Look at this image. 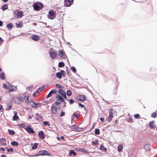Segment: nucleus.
<instances>
[{
    "label": "nucleus",
    "mask_w": 157,
    "mask_h": 157,
    "mask_svg": "<svg viewBox=\"0 0 157 157\" xmlns=\"http://www.w3.org/2000/svg\"><path fill=\"white\" fill-rule=\"evenodd\" d=\"M40 155H48L50 156V154L46 150H41L38 152L37 153L36 155L32 156V157H36Z\"/></svg>",
    "instance_id": "1"
},
{
    "label": "nucleus",
    "mask_w": 157,
    "mask_h": 157,
    "mask_svg": "<svg viewBox=\"0 0 157 157\" xmlns=\"http://www.w3.org/2000/svg\"><path fill=\"white\" fill-rule=\"evenodd\" d=\"M39 5L36 3H34L33 4V7L34 10L36 11H39L42 9L43 7V4L40 2L39 3Z\"/></svg>",
    "instance_id": "2"
},
{
    "label": "nucleus",
    "mask_w": 157,
    "mask_h": 157,
    "mask_svg": "<svg viewBox=\"0 0 157 157\" xmlns=\"http://www.w3.org/2000/svg\"><path fill=\"white\" fill-rule=\"evenodd\" d=\"M56 17V15L55 14V11L51 10L49 11L48 14V18L51 20L54 19Z\"/></svg>",
    "instance_id": "3"
},
{
    "label": "nucleus",
    "mask_w": 157,
    "mask_h": 157,
    "mask_svg": "<svg viewBox=\"0 0 157 157\" xmlns=\"http://www.w3.org/2000/svg\"><path fill=\"white\" fill-rule=\"evenodd\" d=\"M77 100L79 101H84L86 100V97L84 95H80L78 96Z\"/></svg>",
    "instance_id": "4"
},
{
    "label": "nucleus",
    "mask_w": 157,
    "mask_h": 157,
    "mask_svg": "<svg viewBox=\"0 0 157 157\" xmlns=\"http://www.w3.org/2000/svg\"><path fill=\"white\" fill-rule=\"evenodd\" d=\"M59 93L64 98L67 99V97L66 95V92L63 90L60 89L58 90Z\"/></svg>",
    "instance_id": "5"
},
{
    "label": "nucleus",
    "mask_w": 157,
    "mask_h": 157,
    "mask_svg": "<svg viewBox=\"0 0 157 157\" xmlns=\"http://www.w3.org/2000/svg\"><path fill=\"white\" fill-rule=\"evenodd\" d=\"M58 55L60 57H63L65 58L66 57V55L65 53H64L63 52L62 50H60L58 52Z\"/></svg>",
    "instance_id": "6"
},
{
    "label": "nucleus",
    "mask_w": 157,
    "mask_h": 157,
    "mask_svg": "<svg viewBox=\"0 0 157 157\" xmlns=\"http://www.w3.org/2000/svg\"><path fill=\"white\" fill-rule=\"evenodd\" d=\"M30 105L33 107H38L41 105V104L40 103H36L34 101H30Z\"/></svg>",
    "instance_id": "7"
},
{
    "label": "nucleus",
    "mask_w": 157,
    "mask_h": 157,
    "mask_svg": "<svg viewBox=\"0 0 157 157\" xmlns=\"http://www.w3.org/2000/svg\"><path fill=\"white\" fill-rule=\"evenodd\" d=\"M35 115L36 119V120L39 121H41L43 120V117L41 114H39L38 113H36Z\"/></svg>",
    "instance_id": "8"
},
{
    "label": "nucleus",
    "mask_w": 157,
    "mask_h": 157,
    "mask_svg": "<svg viewBox=\"0 0 157 157\" xmlns=\"http://www.w3.org/2000/svg\"><path fill=\"white\" fill-rule=\"evenodd\" d=\"M57 93V90L55 89L52 90L47 95L46 98H48L50 97L53 94H56Z\"/></svg>",
    "instance_id": "9"
},
{
    "label": "nucleus",
    "mask_w": 157,
    "mask_h": 157,
    "mask_svg": "<svg viewBox=\"0 0 157 157\" xmlns=\"http://www.w3.org/2000/svg\"><path fill=\"white\" fill-rule=\"evenodd\" d=\"M0 145L4 146L7 145L6 140L5 138H2L0 139Z\"/></svg>",
    "instance_id": "10"
},
{
    "label": "nucleus",
    "mask_w": 157,
    "mask_h": 157,
    "mask_svg": "<svg viewBox=\"0 0 157 157\" xmlns=\"http://www.w3.org/2000/svg\"><path fill=\"white\" fill-rule=\"evenodd\" d=\"M73 3L70 1V0H64V6L66 7H69L70 6L71 4Z\"/></svg>",
    "instance_id": "11"
},
{
    "label": "nucleus",
    "mask_w": 157,
    "mask_h": 157,
    "mask_svg": "<svg viewBox=\"0 0 157 157\" xmlns=\"http://www.w3.org/2000/svg\"><path fill=\"white\" fill-rule=\"evenodd\" d=\"M17 100H19L21 102H23L24 101L23 98L22 97H21L20 96H18L14 100V101L15 102L18 103L17 101Z\"/></svg>",
    "instance_id": "12"
},
{
    "label": "nucleus",
    "mask_w": 157,
    "mask_h": 157,
    "mask_svg": "<svg viewBox=\"0 0 157 157\" xmlns=\"http://www.w3.org/2000/svg\"><path fill=\"white\" fill-rule=\"evenodd\" d=\"M26 130L27 132L30 133H34V130L30 127H28L26 128Z\"/></svg>",
    "instance_id": "13"
},
{
    "label": "nucleus",
    "mask_w": 157,
    "mask_h": 157,
    "mask_svg": "<svg viewBox=\"0 0 157 157\" xmlns=\"http://www.w3.org/2000/svg\"><path fill=\"white\" fill-rule=\"evenodd\" d=\"M144 148L145 149L146 151H149L151 148V146L149 144L145 145L144 146Z\"/></svg>",
    "instance_id": "14"
},
{
    "label": "nucleus",
    "mask_w": 157,
    "mask_h": 157,
    "mask_svg": "<svg viewBox=\"0 0 157 157\" xmlns=\"http://www.w3.org/2000/svg\"><path fill=\"white\" fill-rule=\"evenodd\" d=\"M39 137L41 139H43L45 138L44 135L43 131H40L39 133Z\"/></svg>",
    "instance_id": "15"
},
{
    "label": "nucleus",
    "mask_w": 157,
    "mask_h": 157,
    "mask_svg": "<svg viewBox=\"0 0 157 157\" xmlns=\"http://www.w3.org/2000/svg\"><path fill=\"white\" fill-rule=\"evenodd\" d=\"M51 109L53 113L56 114L57 113V107L53 105L52 106Z\"/></svg>",
    "instance_id": "16"
},
{
    "label": "nucleus",
    "mask_w": 157,
    "mask_h": 157,
    "mask_svg": "<svg viewBox=\"0 0 157 157\" xmlns=\"http://www.w3.org/2000/svg\"><path fill=\"white\" fill-rule=\"evenodd\" d=\"M83 130V128H82L77 127L74 128L73 130L75 132H79L82 131Z\"/></svg>",
    "instance_id": "17"
},
{
    "label": "nucleus",
    "mask_w": 157,
    "mask_h": 157,
    "mask_svg": "<svg viewBox=\"0 0 157 157\" xmlns=\"http://www.w3.org/2000/svg\"><path fill=\"white\" fill-rule=\"evenodd\" d=\"M50 55L51 58L53 59H55L56 57V54L54 52H50Z\"/></svg>",
    "instance_id": "18"
},
{
    "label": "nucleus",
    "mask_w": 157,
    "mask_h": 157,
    "mask_svg": "<svg viewBox=\"0 0 157 157\" xmlns=\"http://www.w3.org/2000/svg\"><path fill=\"white\" fill-rule=\"evenodd\" d=\"M149 126L151 128H153L155 127V125L154 124V121H152L150 122L149 123Z\"/></svg>",
    "instance_id": "19"
},
{
    "label": "nucleus",
    "mask_w": 157,
    "mask_h": 157,
    "mask_svg": "<svg viewBox=\"0 0 157 157\" xmlns=\"http://www.w3.org/2000/svg\"><path fill=\"white\" fill-rule=\"evenodd\" d=\"M18 118L19 117L17 116V112H15L14 116L13 117V119L14 121H17L18 119Z\"/></svg>",
    "instance_id": "20"
},
{
    "label": "nucleus",
    "mask_w": 157,
    "mask_h": 157,
    "mask_svg": "<svg viewBox=\"0 0 157 157\" xmlns=\"http://www.w3.org/2000/svg\"><path fill=\"white\" fill-rule=\"evenodd\" d=\"M56 98L58 99V100L59 101H61L63 99V97L59 94H57L56 95Z\"/></svg>",
    "instance_id": "21"
},
{
    "label": "nucleus",
    "mask_w": 157,
    "mask_h": 157,
    "mask_svg": "<svg viewBox=\"0 0 157 157\" xmlns=\"http://www.w3.org/2000/svg\"><path fill=\"white\" fill-rule=\"evenodd\" d=\"M72 154H73L74 156L76 155V153L73 150H70L69 153V155L70 156Z\"/></svg>",
    "instance_id": "22"
},
{
    "label": "nucleus",
    "mask_w": 157,
    "mask_h": 157,
    "mask_svg": "<svg viewBox=\"0 0 157 157\" xmlns=\"http://www.w3.org/2000/svg\"><path fill=\"white\" fill-rule=\"evenodd\" d=\"M19 126L21 128H23L25 129V130L26 128H27L28 127H27L26 125L24 123H22L19 124Z\"/></svg>",
    "instance_id": "23"
},
{
    "label": "nucleus",
    "mask_w": 157,
    "mask_h": 157,
    "mask_svg": "<svg viewBox=\"0 0 157 157\" xmlns=\"http://www.w3.org/2000/svg\"><path fill=\"white\" fill-rule=\"evenodd\" d=\"M5 74L4 73H2L0 74V78L2 80H4L5 79Z\"/></svg>",
    "instance_id": "24"
},
{
    "label": "nucleus",
    "mask_w": 157,
    "mask_h": 157,
    "mask_svg": "<svg viewBox=\"0 0 157 157\" xmlns=\"http://www.w3.org/2000/svg\"><path fill=\"white\" fill-rule=\"evenodd\" d=\"M100 148L101 150L103 151H105L107 150V149L103 145H101Z\"/></svg>",
    "instance_id": "25"
},
{
    "label": "nucleus",
    "mask_w": 157,
    "mask_h": 157,
    "mask_svg": "<svg viewBox=\"0 0 157 157\" xmlns=\"http://www.w3.org/2000/svg\"><path fill=\"white\" fill-rule=\"evenodd\" d=\"M32 39L35 41H37L39 39V37L37 35L33 36L32 37Z\"/></svg>",
    "instance_id": "26"
},
{
    "label": "nucleus",
    "mask_w": 157,
    "mask_h": 157,
    "mask_svg": "<svg viewBox=\"0 0 157 157\" xmlns=\"http://www.w3.org/2000/svg\"><path fill=\"white\" fill-rule=\"evenodd\" d=\"M8 8V5L7 4H4L2 7V9L3 10H5L7 9Z\"/></svg>",
    "instance_id": "27"
},
{
    "label": "nucleus",
    "mask_w": 157,
    "mask_h": 157,
    "mask_svg": "<svg viewBox=\"0 0 157 157\" xmlns=\"http://www.w3.org/2000/svg\"><path fill=\"white\" fill-rule=\"evenodd\" d=\"M23 15V13L21 12H18L17 13V16L19 17H21Z\"/></svg>",
    "instance_id": "28"
},
{
    "label": "nucleus",
    "mask_w": 157,
    "mask_h": 157,
    "mask_svg": "<svg viewBox=\"0 0 157 157\" xmlns=\"http://www.w3.org/2000/svg\"><path fill=\"white\" fill-rule=\"evenodd\" d=\"M13 27V25L12 23H9L7 25V27L9 29H10Z\"/></svg>",
    "instance_id": "29"
},
{
    "label": "nucleus",
    "mask_w": 157,
    "mask_h": 157,
    "mask_svg": "<svg viewBox=\"0 0 157 157\" xmlns=\"http://www.w3.org/2000/svg\"><path fill=\"white\" fill-rule=\"evenodd\" d=\"M56 76L59 78L60 79L62 78V77L61 76V74L60 73V72H57L56 74Z\"/></svg>",
    "instance_id": "30"
},
{
    "label": "nucleus",
    "mask_w": 157,
    "mask_h": 157,
    "mask_svg": "<svg viewBox=\"0 0 157 157\" xmlns=\"http://www.w3.org/2000/svg\"><path fill=\"white\" fill-rule=\"evenodd\" d=\"M65 66L64 63L63 62H60L58 64V67H61Z\"/></svg>",
    "instance_id": "31"
},
{
    "label": "nucleus",
    "mask_w": 157,
    "mask_h": 157,
    "mask_svg": "<svg viewBox=\"0 0 157 157\" xmlns=\"http://www.w3.org/2000/svg\"><path fill=\"white\" fill-rule=\"evenodd\" d=\"M60 73L61 74V76L62 75L64 77H66V72L63 70H62L60 71Z\"/></svg>",
    "instance_id": "32"
},
{
    "label": "nucleus",
    "mask_w": 157,
    "mask_h": 157,
    "mask_svg": "<svg viewBox=\"0 0 157 157\" xmlns=\"http://www.w3.org/2000/svg\"><path fill=\"white\" fill-rule=\"evenodd\" d=\"M8 132L9 133L10 135H14L15 134V132L13 130H12L10 129H9L8 130Z\"/></svg>",
    "instance_id": "33"
},
{
    "label": "nucleus",
    "mask_w": 157,
    "mask_h": 157,
    "mask_svg": "<svg viewBox=\"0 0 157 157\" xmlns=\"http://www.w3.org/2000/svg\"><path fill=\"white\" fill-rule=\"evenodd\" d=\"M11 144L13 146H17L18 145V143L16 141H13L11 143Z\"/></svg>",
    "instance_id": "34"
},
{
    "label": "nucleus",
    "mask_w": 157,
    "mask_h": 157,
    "mask_svg": "<svg viewBox=\"0 0 157 157\" xmlns=\"http://www.w3.org/2000/svg\"><path fill=\"white\" fill-rule=\"evenodd\" d=\"M123 148V146L121 145H120L118 147V150L119 152H121L122 151Z\"/></svg>",
    "instance_id": "35"
},
{
    "label": "nucleus",
    "mask_w": 157,
    "mask_h": 157,
    "mask_svg": "<svg viewBox=\"0 0 157 157\" xmlns=\"http://www.w3.org/2000/svg\"><path fill=\"white\" fill-rule=\"evenodd\" d=\"M80 151L81 152H83L85 153H88L89 152L87 151V150L84 149V148H81Z\"/></svg>",
    "instance_id": "36"
},
{
    "label": "nucleus",
    "mask_w": 157,
    "mask_h": 157,
    "mask_svg": "<svg viewBox=\"0 0 157 157\" xmlns=\"http://www.w3.org/2000/svg\"><path fill=\"white\" fill-rule=\"evenodd\" d=\"M94 132L97 135H99L100 133L99 129L98 128H96V129H95Z\"/></svg>",
    "instance_id": "37"
},
{
    "label": "nucleus",
    "mask_w": 157,
    "mask_h": 157,
    "mask_svg": "<svg viewBox=\"0 0 157 157\" xmlns=\"http://www.w3.org/2000/svg\"><path fill=\"white\" fill-rule=\"evenodd\" d=\"M38 145V144L37 143H35L34 144V145L32 147V149H35L37 148Z\"/></svg>",
    "instance_id": "38"
},
{
    "label": "nucleus",
    "mask_w": 157,
    "mask_h": 157,
    "mask_svg": "<svg viewBox=\"0 0 157 157\" xmlns=\"http://www.w3.org/2000/svg\"><path fill=\"white\" fill-rule=\"evenodd\" d=\"M92 143L94 145H98L99 144L98 141V140H96L95 141H92Z\"/></svg>",
    "instance_id": "39"
},
{
    "label": "nucleus",
    "mask_w": 157,
    "mask_h": 157,
    "mask_svg": "<svg viewBox=\"0 0 157 157\" xmlns=\"http://www.w3.org/2000/svg\"><path fill=\"white\" fill-rule=\"evenodd\" d=\"M16 27L17 28H21L22 27V25L21 24V23H16Z\"/></svg>",
    "instance_id": "40"
},
{
    "label": "nucleus",
    "mask_w": 157,
    "mask_h": 157,
    "mask_svg": "<svg viewBox=\"0 0 157 157\" xmlns=\"http://www.w3.org/2000/svg\"><path fill=\"white\" fill-rule=\"evenodd\" d=\"M17 90V88L16 86H15L14 88L10 89L9 90V91L10 92H13L16 91Z\"/></svg>",
    "instance_id": "41"
},
{
    "label": "nucleus",
    "mask_w": 157,
    "mask_h": 157,
    "mask_svg": "<svg viewBox=\"0 0 157 157\" xmlns=\"http://www.w3.org/2000/svg\"><path fill=\"white\" fill-rule=\"evenodd\" d=\"M43 124L44 125H48V126H50V124L48 122V121H44L43 122Z\"/></svg>",
    "instance_id": "42"
},
{
    "label": "nucleus",
    "mask_w": 157,
    "mask_h": 157,
    "mask_svg": "<svg viewBox=\"0 0 157 157\" xmlns=\"http://www.w3.org/2000/svg\"><path fill=\"white\" fill-rule=\"evenodd\" d=\"M67 94L68 96H70L72 94V92L70 90H67Z\"/></svg>",
    "instance_id": "43"
},
{
    "label": "nucleus",
    "mask_w": 157,
    "mask_h": 157,
    "mask_svg": "<svg viewBox=\"0 0 157 157\" xmlns=\"http://www.w3.org/2000/svg\"><path fill=\"white\" fill-rule=\"evenodd\" d=\"M43 89V87L39 88L36 90V93H39L41 91H42Z\"/></svg>",
    "instance_id": "44"
},
{
    "label": "nucleus",
    "mask_w": 157,
    "mask_h": 157,
    "mask_svg": "<svg viewBox=\"0 0 157 157\" xmlns=\"http://www.w3.org/2000/svg\"><path fill=\"white\" fill-rule=\"evenodd\" d=\"M157 116V114L155 112L153 113L151 115V117L154 118H156Z\"/></svg>",
    "instance_id": "45"
},
{
    "label": "nucleus",
    "mask_w": 157,
    "mask_h": 157,
    "mask_svg": "<svg viewBox=\"0 0 157 157\" xmlns=\"http://www.w3.org/2000/svg\"><path fill=\"white\" fill-rule=\"evenodd\" d=\"M71 70L74 73H75L76 71V68L74 67H71Z\"/></svg>",
    "instance_id": "46"
},
{
    "label": "nucleus",
    "mask_w": 157,
    "mask_h": 157,
    "mask_svg": "<svg viewBox=\"0 0 157 157\" xmlns=\"http://www.w3.org/2000/svg\"><path fill=\"white\" fill-rule=\"evenodd\" d=\"M109 115H111V116H113V109H111L109 111Z\"/></svg>",
    "instance_id": "47"
},
{
    "label": "nucleus",
    "mask_w": 157,
    "mask_h": 157,
    "mask_svg": "<svg viewBox=\"0 0 157 157\" xmlns=\"http://www.w3.org/2000/svg\"><path fill=\"white\" fill-rule=\"evenodd\" d=\"M113 116H111V115H109L108 117V121L109 122H110L111 121V120L112 119Z\"/></svg>",
    "instance_id": "48"
},
{
    "label": "nucleus",
    "mask_w": 157,
    "mask_h": 157,
    "mask_svg": "<svg viewBox=\"0 0 157 157\" xmlns=\"http://www.w3.org/2000/svg\"><path fill=\"white\" fill-rule=\"evenodd\" d=\"M134 117L135 118L138 119L140 118V115L138 114H137L134 115Z\"/></svg>",
    "instance_id": "49"
},
{
    "label": "nucleus",
    "mask_w": 157,
    "mask_h": 157,
    "mask_svg": "<svg viewBox=\"0 0 157 157\" xmlns=\"http://www.w3.org/2000/svg\"><path fill=\"white\" fill-rule=\"evenodd\" d=\"M3 87L6 89H8L9 88V87L6 84H4L3 85Z\"/></svg>",
    "instance_id": "50"
},
{
    "label": "nucleus",
    "mask_w": 157,
    "mask_h": 157,
    "mask_svg": "<svg viewBox=\"0 0 157 157\" xmlns=\"http://www.w3.org/2000/svg\"><path fill=\"white\" fill-rule=\"evenodd\" d=\"M67 100L69 101L70 104L73 103L74 101V100L72 99H71L70 100L68 99H67Z\"/></svg>",
    "instance_id": "51"
},
{
    "label": "nucleus",
    "mask_w": 157,
    "mask_h": 157,
    "mask_svg": "<svg viewBox=\"0 0 157 157\" xmlns=\"http://www.w3.org/2000/svg\"><path fill=\"white\" fill-rule=\"evenodd\" d=\"M13 151V149L12 148H9L7 150V151L9 152H12Z\"/></svg>",
    "instance_id": "52"
},
{
    "label": "nucleus",
    "mask_w": 157,
    "mask_h": 157,
    "mask_svg": "<svg viewBox=\"0 0 157 157\" xmlns=\"http://www.w3.org/2000/svg\"><path fill=\"white\" fill-rule=\"evenodd\" d=\"M56 86L57 88H61V86L60 85H59L58 84H56Z\"/></svg>",
    "instance_id": "53"
},
{
    "label": "nucleus",
    "mask_w": 157,
    "mask_h": 157,
    "mask_svg": "<svg viewBox=\"0 0 157 157\" xmlns=\"http://www.w3.org/2000/svg\"><path fill=\"white\" fill-rule=\"evenodd\" d=\"M65 114V113L64 112L61 111V114L60 115V117H62Z\"/></svg>",
    "instance_id": "54"
},
{
    "label": "nucleus",
    "mask_w": 157,
    "mask_h": 157,
    "mask_svg": "<svg viewBox=\"0 0 157 157\" xmlns=\"http://www.w3.org/2000/svg\"><path fill=\"white\" fill-rule=\"evenodd\" d=\"M55 104L58 106H59L61 104V103L60 102H56L55 103Z\"/></svg>",
    "instance_id": "55"
},
{
    "label": "nucleus",
    "mask_w": 157,
    "mask_h": 157,
    "mask_svg": "<svg viewBox=\"0 0 157 157\" xmlns=\"http://www.w3.org/2000/svg\"><path fill=\"white\" fill-rule=\"evenodd\" d=\"M78 105L82 108H84L85 107L84 105L81 103H78Z\"/></svg>",
    "instance_id": "56"
},
{
    "label": "nucleus",
    "mask_w": 157,
    "mask_h": 157,
    "mask_svg": "<svg viewBox=\"0 0 157 157\" xmlns=\"http://www.w3.org/2000/svg\"><path fill=\"white\" fill-rule=\"evenodd\" d=\"M71 127L73 128V129H74V128H77V125L76 124H74V125H71Z\"/></svg>",
    "instance_id": "57"
},
{
    "label": "nucleus",
    "mask_w": 157,
    "mask_h": 157,
    "mask_svg": "<svg viewBox=\"0 0 157 157\" xmlns=\"http://www.w3.org/2000/svg\"><path fill=\"white\" fill-rule=\"evenodd\" d=\"M12 107V105H10L9 106L8 108H7L6 109V110H8L10 109H11V108Z\"/></svg>",
    "instance_id": "58"
},
{
    "label": "nucleus",
    "mask_w": 157,
    "mask_h": 157,
    "mask_svg": "<svg viewBox=\"0 0 157 157\" xmlns=\"http://www.w3.org/2000/svg\"><path fill=\"white\" fill-rule=\"evenodd\" d=\"M4 41V40L1 37H0V43L1 44L2 43V42Z\"/></svg>",
    "instance_id": "59"
},
{
    "label": "nucleus",
    "mask_w": 157,
    "mask_h": 157,
    "mask_svg": "<svg viewBox=\"0 0 157 157\" xmlns=\"http://www.w3.org/2000/svg\"><path fill=\"white\" fill-rule=\"evenodd\" d=\"M100 120L101 121L103 122L104 119L103 117H101L100 119Z\"/></svg>",
    "instance_id": "60"
},
{
    "label": "nucleus",
    "mask_w": 157,
    "mask_h": 157,
    "mask_svg": "<svg viewBox=\"0 0 157 157\" xmlns=\"http://www.w3.org/2000/svg\"><path fill=\"white\" fill-rule=\"evenodd\" d=\"M28 96H25L24 97V99L25 100H27L28 99Z\"/></svg>",
    "instance_id": "61"
},
{
    "label": "nucleus",
    "mask_w": 157,
    "mask_h": 157,
    "mask_svg": "<svg viewBox=\"0 0 157 157\" xmlns=\"http://www.w3.org/2000/svg\"><path fill=\"white\" fill-rule=\"evenodd\" d=\"M33 86H30L28 87V89L29 90H31L33 88Z\"/></svg>",
    "instance_id": "62"
},
{
    "label": "nucleus",
    "mask_w": 157,
    "mask_h": 157,
    "mask_svg": "<svg viewBox=\"0 0 157 157\" xmlns=\"http://www.w3.org/2000/svg\"><path fill=\"white\" fill-rule=\"evenodd\" d=\"M3 25V22L2 21H0V27L2 26Z\"/></svg>",
    "instance_id": "63"
},
{
    "label": "nucleus",
    "mask_w": 157,
    "mask_h": 157,
    "mask_svg": "<svg viewBox=\"0 0 157 157\" xmlns=\"http://www.w3.org/2000/svg\"><path fill=\"white\" fill-rule=\"evenodd\" d=\"M74 117H76V118H77V114H75V113H74L73 114Z\"/></svg>",
    "instance_id": "64"
}]
</instances>
